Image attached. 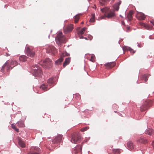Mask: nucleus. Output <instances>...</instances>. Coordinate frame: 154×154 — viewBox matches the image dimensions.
Returning <instances> with one entry per match:
<instances>
[{"instance_id": "412c9836", "label": "nucleus", "mask_w": 154, "mask_h": 154, "mask_svg": "<svg viewBox=\"0 0 154 154\" xmlns=\"http://www.w3.org/2000/svg\"><path fill=\"white\" fill-rule=\"evenodd\" d=\"M63 60V56H61L60 57L59 59L55 61V63L57 65H59L61 63Z\"/></svg>"}, {"instance_id": "6e6552de", "label": "nucleus", "mask_w": 154, "mask_h": 154, "mask_svg": "<svg viewBox=\"0 0 154 154\" xmlns=\"http://www.w3.org/2000/svg\"><path fill=\"white\" fill-rule=\"evenodd\" d=\"M115 16L114 11L110 10L106 14H105L104 15L102 16L101 17L102 19H104L106 17L110 18L114 17Z\"/></svg>"}, {"instance_id": "5701e85b", "label": "nucleus", "mask_w": 154, "mask_h": 154, "mask_svg": "<svg viewBox=\"0 0 154 154\" xmlns=\"http://www.w3.org/2000/svg\"><path fill=\"white\" fill-rule=\"evenodd\" d=\"M16 124L20 128L24 127H25L24 122L21 121L17 122Z\"/></svg>"}, {"instance_id": "bb28decb", "label": "nucleus", "mask_w": 154, "mask_h": 154, "mask_svg": "<svg viewBox=\"0 0 154 154\" xmlns=\"http://www.w3.org/2000/svg\"><path fill=\"white\" fill-rule=\"evenodd\" d=\"M80 17V14H78L75 15L74 17V22L75 23H77L79 20Z\"/></svg>"}, {"instance_id": "f704fd0d", "label": "nucleus", "mask_w": 154, "mask_h": 154, "mask_svg": "<svg viewBox=\"0 0 154 154\" xmlns=\"http://www.w3.org/2000/svg\"><path fill=\"white\" fill-rule=\"evenodd\" d=\"M99 2L102 6L105 5L106 3V0H100Z\"/></svg>"}, {"instance_id": "0eeeda50", "label": "nucleus", "mask_w": 154, "mask_h": 154, "mask_svg": "<svg viewBox=\"0 0 154 154\" xmlns=\"http://www.w3.org/2000/svg\"><path fill=\"white\" fill-rule=\"evenodd\" d=\"M12 69L11 66L10 65L8 62H7L2 66L1 71L3 73L5 72V71L8 72Z\"/></svg>"}, {"instance_id": "58836bf2", "label": "nucleus", "mask_w": 154, "mask_h": 154, "mask_svg": "<svg viewBox=\"0 0 154 154\" xmlns=\"http://www.w3.org/2000/svg\"><path fill=\"white\" fill-rule=\"evenodd\" d=\"M86 29V28L85 27L82 29L79 32V33L82 35L84 33Z\"/></svg>"}, {"instance_id": "e433bc0d", "label": "nucleus", "mask_w": 154, "mask_h": 154, "mask_svg": "<svg viewBox=\"0 0 154 154\" xmlns=\"http://www.w3.org/2000/svg\"><path fill=\"white\" fill-rule=\"evenodd\" d=\"M95 21V15L94 14H92L90 20V21L91 22H94Z\"/></svg>"}, {"instance_id": "20e7f679", "label": "nucleus", "mask_w": 154, "mask_h": 154, "mask_svg": "<svg viewBox=\"0 0 154 154\" xmlns=\"http://www.w3.org/2000/svg\"><path fill=\"white\" fill-rule=\"evenodd\" d=\"M27 154H42L40 148L36 146L32 147ZM42 154H44L43 153Z\"/></svg>"}, {"instance_id": "49530a36", "label": "nucleus", "mask_w": 154, "mask_h": 154, "mask_svg": "<svg viewBox=\"0 0 154 154\" xmlns=\"http://www.w3.org/2000/svg\"><path fill=\"white\" fill-rule=\"evenodd\" d=\"M84 23V22H82V23H81V24H83Z\"/></svg>"}, {"instance_id": "c03bdc74", "label": "nucleus", "mask_w": 154, "mask_h": 154, "mask_svg": "<svg viewBox=\"0 0 154 154\" xmlns=\"http://www.w3.org/2000/svg\"><path fill=\"white\" fill-rule=\"evenodd\" d=\"M6 54L7 55V56H10V55L8 53H6Z\"/></svg>"}, {"instance_id": "79ce46f5", "label": "nucleus", "mask_w": 154, "mask_h": 154, "mask_svg": "<svg viewBox=\"0 0 154 154\" xmlns=\"http://www.w3.org/2000/svg\"><path fill=\"white\" fill-rule=\"evenodd\" d=\"M150 22L154 26V20L150 21Z\"/></svg>"}, {"instance_id": "de8ad7c7", "label": "nucleus", "mask_w": 154, "mask_h": 154, "mask_svg": "<svg viewBox=\"0 0 154 154\" xmlns=\"http://www.w3.org/2000/svg\"><path fill=\"white\" fill-rule=\"evenodd\" d=\"M38 72H39L37 71V72L36 73H38V74H39V73Z\"/></svg>"}, {"instance_id": "1a4fd4ad", "label": "nucleus", "mask_w": 154, "mask_h": 154, "mask_svg": "<svg viewBox=\"0 0 154 154\" xmlns=\"http://www.w3.org/2000/svg\"><path fill=\"white\" fill-rule=\"evenodd\" d=\"M73 28V25L71 24L69 25H66L64 27V32L65 33H69L72 31Z\"/></svg>"}, {"instance_id": "c9c22d12", "label": "nucleus", "mask_w": 154, "mask_h": 154, "mask_svg": "<svg viewBox=\"0 0 154 154\" xmlns=\"http://www.w3.org/2000/svg\"><path fill=\"white\" fill-rule=\"evenodd\" d=\"M40 88L45 91H46L47 90V87L44 84L40 86Z\"/></svg>"}, {"instance_id": "7c9ffc66", "label": "nucleus", "mask_w": 154, "mask_h": 154, "mask_svg": "<svg viewBox=\"0 0 154 154\" xmlns=\"http://www.w3.org/2000/svg\"><path fill=\"white\" fill-rule=\"evenodd\" d=\"M149 75L148 74H145L143 75L142 79L144 80L145 82H146L148 79Z\"/></svg>"}, {"instance_id": "7ed1b4c3", "label": "nucleus", "mask_w": 154, "mask_h": 154, "mask_svg": "<svg viewBox=\"0 0 154 154\" xmlns=\"http://www.w3.org/2000/svg\"><path fill=\"white\" fill-rule=\"evenodd\" d=\"M152 103V101L149 100H147L144 102L140 107V110L141 112L147 110L151 106Z\"/></svg>"}, {"instance_id": "b1692460", "label": "nucleus", "mask_w": 154, "mask_h": 154, "mask_svg": "<svg viewBox=\"0 0 154 154\" xmlns=\"http://www.w3.org/2000/svg\"><path fill=\"white\" fill-rule=\"evenodd\" d=\"M133 14V11H130L127 16V18H128L129 21H131L132 18V15Z\"/></svg>"}, {"instance_id": "2f4dec72", "label": "nucleus", "mask_w": 154, "mask_h": 154, "mask_svg": "<svg viewBox=\"0 0 154 154\" xmlns=\"http://www.w3.org/2000/svg\"><path fill=\"white\" fill-rule=\"evenodd\" d=\"M82 149V147L80 146H78L76 148V149H75L74 150V152L75 153H77L78 152L81 151Z\"/></svg>"}, {"instance_id": "393cba45", "label": "nucleus", "mask_w": 154, "mask_h": 154, "mask_svg": "<svg viewBox=\"0 0 154 154\" xmlns=\"http://www.w3.org/2000/svg\"><path fill=\"white\" fill-rule=\"evenodd\" d=\"M121 2H120L116 3L113 6V8L116 11H118L119 8V6L121 4Z\"/></svg>"}, {"instance_id": "a211bd4d", "label": "nucleus", "mask_w": 154, "mask_h": 154, "mask_svg": "<svg viewBox=\"0 0 154 154\" xmlns=\"http://www.w3.org/2000/svg\"><path fill=\"white\" fill-rule=\"evenodd\" d=\"M8 62L10 64V65L11 66L12 68L14 66L17 65L18 64V63L16 60H12Z\"/></svg>"}, {"instance_id": "ddd939ff", "label": "nucleus", "mask_w": 154, "mask_h": 154, "mask_svg": "<svg viewBox=\"0 0 154 154\" xmlns=\"http://www.w3.org/2000/svg\"><path fill=\"white\" fill-rule=\"evenodd\" d=\"M140 25L146 29L150 30L152 29L153 26L148 24H146L142 22L140 23Z\"/></svg>"}, {"instance_id": "a878e982", "label": "nucleus", "mask_w": 154, "mask_h": 154, "mask_svg": "<svg viewBox=\"0 0 154 154\" xmlns=\"http://www.w3.org/2000/svg\"><path fill=\"white\" fill-rule=\"evenodd\" d=\"M101 11L102 12L106 14L109 11V9L107 7H105L101 9Z\"/></svg>"}, {"instance_id": "c756f323", "label": "nucleus", "mask_w": 154, "mask_h": 154, "mask_svg": "<svg viewBox=\"0 0 154 154\" xmlns=\"http://www.w3.org/2000/svg\"><path fill=\"white\" fill-rule=\"evenodd\" d=\"M47 82L49 85H51L54 83L53 78H51L49 79L48 80Z\"/></svg>"}, {"instance_id": "4468645a", "label": "nucleus", "mask_w": 154, "mask_h": 154, "mask_svg": "<svg viewBox=\"0 0 154 154\" xmlns=\"http://www.w3.org/2000/svg\"><path fill=\"white\" fill-rule=\"evenodd\" d=\"M104 65L106 69H110L113 68L116 65V63L115 62L108 63L105 64Z\"/></svg>"}, {"instance_id": "37998d69", "label": "nucleus", "mask_w": 154, "mask_h": 154, "mask_svg": "<svg viewBox=\"0 0 154 154\" xmlns=\"http://www.w3.org/2000/svg\"><path fill=\"white\" fill-rule=\"evenodd\" d=\"M94 7H93V8H94L95 9H96L97 7L96 5H94Z\"/></svg>"}, {"instance_id": "dca6fc26", "label": "nucleus", "mask_w": 154, "mask_h": 154, "mask_svg": "<svg viewBox=\"0 0 154 154\" xmlns=\"http://www.w3.org/2000/svg\"><path fill=\"white\" fill-rule=\"evenodd\" d=\"M18 144L21 147L23 148L25 147L26 144L22 140L21 138L18 137Z\"/></svg>"}, {"instance_id": "39448f33", "label": "nucleus", "mask_w": 154, "mask_h": 154, "mask_svg": "<svg viewBox=\"0 0 154 154\" xmlns=\"http://www.w3.org/2000/svg\"><path fill=\"white\" fill-rule=\"evenodd\" d=\"M25 53L27 56L31 57H33L35 55V52L32 48L27 45L25 49Z\"/></svg>"}, {"instance_id": "cd10ccee", "label": "nucleus", "mask_w": 154, "mask_h": 154, "mask_svg": "<svg viewBox=\"0 0 154 154\" xmlns=\"http://www.w3.org/2000/svg\"><path fill=\"white\" fill-rule=\"evenodd\" d=\"M27 57L24 55H22L20 56L19 58V59L20 61H25L26 60Z\"/></svg>"}, {"instance_id": "4be33fe9", "label": "nucleus", "mask_w": 154, "mask_h": 154, "mask_svg": "<svg viewBox=\"0 0 154 154\" xmlns=\"http://www.w3.org/2000/svg\"><path fill=\"white\" fill-rule=\"evenodd\" d=\"M145 133L146 134L151 135L153 133V130L152 128H149L146 131Z\"/></svg>"}, {"instance_id": "2eb2a0df", "label": "nucleus", "mask_w": 154, "mask_h": 154, "mask_svg": "<svg viewBox=\"0 0 154 154\" xmlns=\"http://www.w3.org/2000/svg\"><path fill=\"white\" fill-rule=\"evenodd\" d=\"M137 142L145 144L148 143L147 140L144 137H140L137 140Z\"/></svg>"}, {"instance_id": "72a5a7b5", "label": "nucleus", "mask_w": 154, "mask_h": 154, "mask_svg": "<svg viewBox=\"0 0 154 154\" xmlns=\"http://www.w3.org/2000/svg\"><path fill=\"white\" fill-rule=\"evenodd\" d=\"M11 126L12 128L15 130L17 132H19V129L16 128L14 124H11Z\"/></svg>"}, {"instance_id": "6ab92c4d", "label": "nucleus", "mask_w": 154, "mask_h": 154, "mask_svg": "<svg viewBox=\"0 0 154 154\" xmlns=\"http://www.w3.org/2000/svg\"><path fill=\"white\" fill-rule=\"evenodd\" d=\"M127 146L128 149L130 150H132L134 149V146L132 142L129 141L127 143Z\"/></svg>"}, {"instance_id": "9b49d317", "label": "nucleus", "mask_w": 154, "mask_h": 154, "mask_svg": "<svg viewBox=\"0 0 154 154\" xmlns=\"http://www.w3.org/2000/svg\"><path fill=\"white\" fill-rule=\"evenodd\" d=\"M47 52L51 53L52 54H54L57 53L56 49L52 46H49L46 49Z\"/></svg>"}, {"instance_id": "aec40b11", "label": "nucleus", "mask_w": 154, "mask_h": 154, "mask_svg": "<svg viewBox=\"0 0 154 154\" xmlns=\"http://www.w3.org/2000/svg\"><path fill=\"white\" fill-rule=\"evenodd\" d=\"M70 60V58L68 57L66 59L65 61L63 63V66L65 67L66 65L69 64Z\"/></svg>"}, {"instance_id": "09e8293b", "label": "nucleus", "mask_w": 154, "mask_h": 154, "mask_svg": "<svg viewBox=\"0 0 154 154\" xmlns=\"http://www.w3.org/2000/svg\"><path fill=\"white\" fill-rule=\"evenodd\" d=\"M127 29H129V27H128V28H127Z\"/></svg>"}, {"instance_id": "a18cd8bd", "label": "nucleus", "mask_w": 154, "mask_h": 154, "mask_svg": "<svg viewBox=\"0 0 154 154\" xmlns=\"http://www.w3.org/2000/svg\"><path fill=\"white\" fill-rule=\"evenodd\" d=\"M114 112L115 113H117L118 112L116 111H114Z\"/></svg>"}, {"instance_id": "9d476101", "label": "nucleus", "mask_w": 154, "mask_h": 154, "mask_svg": "<svg viewBox=\"0 0 154 154\" xmlns=\"http://www.w3.org/2000/svg\"><path fill=\"white\" fill-rule=\"evenodd\" d=\"M63 136L60 134H58L53 140L52 142L54 144H57L60 143L62 139Z\"/></svg>"}, {"instance_id": "f8f14e48", "label": "nucleus", "mask_w": 154, "mask_h": 154, "mask_svg": "<svg viewBox=\"0 0 154 154\" xmlns=\"http://www.w3.org/2000/svg\"><path fill=\"white\" fill-rule=\"evenodd\" d=\"M137 18L139 20H144L146 17L143 13L137 12L136 15Z\"/></svg>"}, {"instance_id": "ea45409f", "label": "nucleus", "mask_w": 154, "mask_h": 154, "mask_svg": "<svg viewBox=\"0 0 154 154\" xmlns=\"http://www.w3.org/2000/svg\"><path fill=\"white\" fill-rule=\"evenodd\" d=\"M89 128V127H86L85 128H82L81 129V131L82 132H84L88 129Z\"/></svg>"}, {"instance_id": "423d86ee", "label": "nucleus", "mask_w": 154, "mask_h": 154, "mask_svg": "<svg viewBox=\"0 0 154 154\" xmlns=\"http://www.w3.org/2000/svg\"><path fill=\"white\" fill-rule=\"evenodd\" d=\"M80 139V136L78 134L75 133L72 135L71 141L72 143H76L79 141Z\"/></svg>"}, {"instance_id": "f03ea898", "label": "nucleus", "mask_w": 154, "mask_h": 154, "mask_svg": "<svg viewBox=\"0 0 154 154\" xmlns=\"http://www.w3.org/2000/svg\"><path fill=\"white\" fill-rule=\"evenodd\" d=\"M56 40L57 44L60 45L61 43L66 42V38L63 35L62 32H59L57 34L56 38Z\"/></svg>"}, {"instance_id": "a19ab883", "label": "nucleus", "mask_w": 154, "mask_h": 154, "mask_svg": "<svg viewBox=\"0 0 154 154\" xmlns=\"http://www.w3.org/2000/svg\"><path fill=\"white\" fill-rule=\"evenodd\" d=\"M119 108V106L116 104H114L112 105V108L113 109H117Z\"/></svg>"}, {"instance_id": "f257e3e1", "label": "nucleus", "mask_w": 154, "mask_h": 154, "mask_svg": "<svg viewBox=\"0 0 154 154\" xmlns=\"http://www.w3.org/2000/svg\"><path fill=\"white\" fill-rule=\"evenodd\" d=\"M31 70L33 75L35 76L41 77L42 73L41 69L37 65L32 66Z\"/></svg>"}, {"instance_id": "473e14b6", "label": "nucleus", "mask_w": 154, "mask_h": 154, "mask_svg": "<svg viewBox=\"0 0 154 154\" xmlns=\"http://www.w3.org/2000/svg\"><path fill=\"white\" fill-rule=\"evenodd\" d=\"M112 152L113 154H119L120 153L119 149H113Z\"/></svg>"}, {"instance_id": "4c0bfd02", "label": "nucleus", "mask_w": 154, "mask_h": 154, "mask_svg": "<svg viewBox=\"0 0 154 154\" xmlns=\"http://www.w3.org/2000/svg\"><path fill=\"white\" fill-rule=\"evenodd\" d=\"M95 57L94 55H92L91 56V59H89L90 61L92 62H94L95 61Z\"/></svg>"}, {"instance_id": "f3484780", "label": "nucleus", "mask_w": 154, "mask_h": 154, "mask_svg": "<svg viewBox=\"0 0 154 154\" xmlns=\"http://www.w3.org/2000/svg\"><path fill=\"white\" fill-rule=\"evenodd\" d=\"M43 65L48 66L51 64V61L49 58H46L45 60H43Z\"/></svg>"}, {"instance_id": "c85d7f7f", "label": "nucleus", "mask_w": 154, "mask_h": 154, "mask_svg": "<svg viewBox=\"0 0 154 154\" xmlns=\"http://www.w3.org/2000/svg\"><path fill=\"white\" fill-rule=\"evenodd\" d=\"M123 49L124 50L125 49L126 50H128L130 51L131 53H132L133 54H134L135 52V51H134V50L130 47H125L123 48Z\"/></svg>"}]
</instances>
